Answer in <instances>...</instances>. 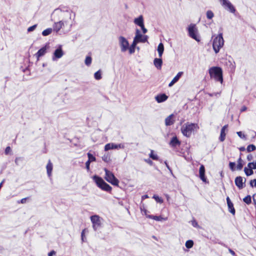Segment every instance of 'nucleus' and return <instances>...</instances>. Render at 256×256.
Returning <instances> with one entry per match:
<instances>
[{
  "mask_svg": "<svg viewBox=\"0 0 256 256\" xmlns=\"http://www.w3.org/2000/svg\"><path fill=\"white\" fill-rule=\"evenodd\" d=\"M4 180L0 183V189L2 187V184L4 182Z\"/></svg>",
  "mask_w": 256,
  "mask_h": 256,
  "instance_id": "774afa93",
  "label": "nucleus"
},
{
  "mask_svg": "<svg viewBox=\"0 0 256 256\" xmlns=\"http://www.w3.org/2000/svg\"><path fill=\"white\" fill-rule=\"evenodd\" d=\"M227 64L229 66V68L232 71H234L236 68L235 63L234 62H232L230 60H228Z\"/></svg>",
  "mask_w": 256,
  "mask_h": 256,
  "instance_id": "72a5a7b5",
  "label": "nucleus"
},
{
  "mask_svg": "<svg viewBox=\"0 0 256 256\" xmlns=\"http://www.w3.org/2000/svg\"><path fill=\"white\" fill-rule=\"evenodd\" d=\"M238 136L239 137L242 139H246V136L242 134V132H236Z\"/></svg>",
  "mask_w": 256,
  "mask_h": 256,
  "instance_id": "a18cd8bd",
  "label": "nucleus"
},
{
  "mask_svg": "<svg viewBox=\"0 0 256 256\" xmlns=\"http://www.w3.org/2000/svg\"><path fill=\"white\" fill-rule=\"evenodd\" d=\"M94 78L96 80H100L102 78V76H101V72L100 70H98L96 72L94 73Z\"/></svg>",
  "mask_w": 256,
  "mask_h": 256,
  "instance_id": "e433bc0d",
  "label": "nucleus"
},
{
  "mask_svg": "<svg viewBox=\"0 0 256 256\" xmlns=\"http://www.w3.org/2000/svg\"><path fill=\"white\" fill-rule=\"evenodd\" d=\"M56 252L54 250H52L48 253V256H52L53 254H55Z\"/></svg>",
  "mask_w": 256,
  "mask_h": 256,
  "instance_id": "052dcab7",
  "label": "nucleus"
},
{
  "mask_svg": "<svg viewBox=\"0 0 256 256\" xmlns=\"http://www.w3.org/2000/svg\"><path fill=\"white\" fill-rule=\"evenodd\" d=\"M84 230H83L82 231V234H81L82 240V241H84Z\"/></svg>",
  "mask_w": 256,
  "mask_h": 256,
  "instance_id": "69168bd1",
  "label": "nucleus"
},
{
  "mask_svg": "<svg viewBox=\"0 0 256 256\" xmlns=\"http://www.w3.org/2000/svg\"><path fill=\"white\" fill-rule=\"evenodd\" d=\"M104 170L106 173L105 179L106 180L114 186H118L119 181L114 176V174L106 168L104 169Z\"/></svg>",
  "mask_w": 256,
  "mask_h": 256,
  "instance_id": "423d86ee",
  "label": "nucleus"
},
{
  "mask_svg": "<svg viewBox=\"0 0 256 256\" xmlns=\"http://www.w3.org/2000/svg\"><path fill=\"white\" fill-rule=\"evenodd\" d=\"M138 43V42L134 40L133 42L130 46L136 48V46Z\"/></svg>",
  "mask_w": 256,
  "mask_h": 256,
  "instance_id": "09e8293b",
  "label": "nucleus"
},
{
  "mask_svg": "<svg viewBox=\"0 0 256 256\" xmlns=\"http://www.w3.org/2000/svg\"><path fill=\"white\" fill-rule=\"evenodd\" d=\"M22 160H23L22 158H20V157L16 158L15 159V160H14L16 165L19 166L20 162H22Z\"/></svg>",
  "mask_w": 256,
  "mask_h": 256,
  "instance_id": "79ce46f5",
  "label": "nucleus"
},
{
  "mask_svg": "<svg viewBox=\"0 0 256 256\" xmlns=\"http://www.w3.org/2000/svg\"><path fill=\"white\" fill-rule=\"evenodd\" d=\"M145 162H147L148 164H149L150 166H152L153 164V162L152 160H150V158L145 160Z\"/></svg>",
  "mask_w": 256,
  "mask_h": 256,
  "instance_id": "603ef678",
  "label": "nucleus"
},
{
  "mask_svg": "<svg viewBox=\"0 0 256 256\" xmlns=\"http://www.w3.org/2000/svg\"><path fill=\"white\" fill-rule=\"evenodd\" d=\"M48 48V44H46L44 46L41 48L36 53V56L37 58H38L40 57L43 56L46 52V50Z\"/></svg>",
  "mask_w": 256,
  "mask_h": 256,
  "instance_id": "4be33fe9",
  "label": "nucleus"
},
{
  "mask_svg": "<svg viewBox=\"0 0 256 256\" xmlns=\"http://www.w3.org/2000/svg\"><path fill=\"white\" fill-rule=\"evenodd\" d=\"M248 167L244 168V172L246 176H250L254 174L253 170L256 169V160L254 162H249Z\"/></svg>",
  "mask_w": 256,
  "mask_h": 256,
  "instance_id": "9d476101",
  "label": "nucleus"
},
{
  "mask_svg": "<svg viewBox=\"0 0 256 256\" xmlns=\"http://www.w3.org/2000/svg\"><path fill=\"white\" fill-rule=\"evenodd\" d=\"M256 146L254 144H251L248 146V147L246 148V150L248 152H250L256 150Z\"/></svg>",
  "mask_w": 256,
  "mask_h": 256,
  "instance_id": "f704fd0d",
  "label": "nucleus"
},
{
  "mask_svg": "<svg viewBox=\"0 0 256 256\" xmlns=\"http://www.w3.org/2000/svg\"><path fill=\"white\" fill-rule=\"evenodd\" d=\"M188 35L190 38L197 42L200 41V39L198 36V30L195 24H190L188 28Z\"/></svg>",
  "mask_w": 256,
  "mask_h": 256,
  "instance_id": "0eeeda50",
  "label": "nucleus"
},
{
  "mask_svg": "<svg viewBox=\"0 0 256 256\" xmlns=\"http://www.w3.org/2000/svg\"><path fill=\"white\" fill-rule=\"evenodd\" d=\"M154 64L158 70H160L162 64V60L161 58H155L154 60Z\"/></svg>",
  "mask_w": 256,
  "mask_h": 256,
  "instance_id": "5701e85b",
  "label": "nucleus"
},
{
  "mask_svg": "<svg viewBox=\"0 0 256 256\" xmlns=\"http://www.w3.org/2000/svg\"><path fill=\"white\" fill-rule=\"evenodd\" d=\"M243 164L242 163H238L237 166H236V170H240L242 168H243Z\"/></svg>",
  "mask_w": 256,
  "mask_h": 256,
  "instance_id": "49530a36",
  "label": "nucleus"
},
{
  "mask_svg": "<svg viewBox=\"0 0 256 256\" xmlns=\"http://www.w3.org/2000/svg\"><path fill=\"white\" fill-rule=\"evenodd\" d=\"M242 162H243V160H242L241 157H240L239 158L238 160V162L242 163Z\"/></svg>",
  "mask_w": 256,
  "mask_h": 256,
  "instance_id": "338daca9",
  "label": "nucleus"
},
{
  "mask_svg": "<svg viewBox=\"0 0 256 256\" xmlns=\"http://www.w3.org/2000/svg\"><path fill=\"white\" fill-rule=\"evenodd\" d=\"M224 45V40L222 36V34H219L213 40L212 42V48L213 50L216 52L218 54L220 49Z\"/></svg>",
  "mask_w": 256,
  "mask_h": 256,
  "instance_id": "20e7f679",
  "label": "nucleus"
},
{
  "mask_svg": "<svg viewBox=\"0 0 256 256\" xmlns=\"http://www.w3.org/2000/svg\"><path fill=\"white\" fill-rule=\"evenodd\" d=\"M206 16L208 19L211 20L214 16V14L212 10H208L206 12Z\"/></svg>",
  "mask_w": 256,
  "mask_h": 256,
  "instance_id": "473e14b6",
  "label": "nucleus"
},
{
  "mask_svg": "<svg viewBox=\"0 0 256 256\" xmlns=\"http://www.w3.org/2000/svg\"><path fill=\"white\" fill-rule=\"evenodd\" d=\"M71 13L72 12L69 10L68 8L67 7L64 6L56 8L54 10L52 14V20H58V18L57 17H62L66 14H68L70 19Z\"/></svg>",
  "mask_w": 256,
  "mask_h": 256,
  "instance_id": "f03ea898",
  "label": "nucleus"
},
{
  "mask_svg": "<svg viewBox=\"0 0 256 256\" xmlns=\"http://www.w3.org/2000/svg\"><path fill=\"white\" fill-rule=\"evenodd\" d=\"M90 218L94 230L96 231L101 226L102 218L99 216L95 214L91 216Z\"/></svg>",
  "mask_w": 256,
  "mask_h": 256,
  "instance_id": "6e6552de",
  "label": "nucleus"
},
{
  "mask_svg": "<svg viewBox=\"0 0 256 256\" xmlns=\"http://www.w3.org/2000/svg\"><path fill=\"white\" fill-rule=\"evenodd\" d=\"M157 50L159 58H161L164 51V46L162 42L158 44Z\"/></svg>",
  "mask_w": 256,
  "mask_h": 256,
  "instance_id": "cd10ccee",
  "label": "nucleus"
},
{
  "mask_svg": "<svg viewBox=\"0 0 256 256\" xmlns=\"http://www.w3.org/2000/svg\"><path fill=\"white\" fill-rule=\"evenodd\" d=\"M153 198L156 200V201L160 204H162L163 202V200L159 196L157 195H154Z\"/></svg>",
  "mask_w": 256,
  "mask_h": 256,
  "instance_id": "4c0bfd02",
  "label": "nucleus"
},
{
  "mask_svg": "<svg viewBox=\"0 0 256 256\" xmlns=\"http://www.w3.org/2000/svg\"><path fill=\"white\" fill-rule=\"evenodd\" d=\"M92 58L90 56H87L84 62L86 66H90L92 63Z\"/></svg>",
  "mask_w": 256,
  "mask_h": 256,
  "instance_id": "ea45409f",
  "label": "nucleus"
},
{
  "mask_svg": "<svg viewBox=\"0 0 256 256\" xmlns=\"http://www.w3.org/2000/svg\"><path fill=\"white\" fill-rule=\"evenodd\" d=\"M246 181V179L245 178L243 182V178L240 176L236 177L234 180L236 185L239 189H242L244 187Z\"/></svg>",
  "mask_w": 256,
  "mask_h": 256,
  "instance_id": "2eb2a0df",
  "label": "nucleus"
},
{
  "mask_svg": "<svg viewBox=\"0 0 256 256\" xmlns=\"http://www.w3.org/2000/svg\"><path fill=\"white\" fill-rule=\"evenodd\" d=\"M228 251L233 256H236L235 252L233 250H232V249L228 248Z\"/></svg>",
  "mask_w": 256,
  "mask_h": 256,
  "instance_id": "13d9d810",
  "label": "nucleus"
},
{
  "mask_svg": "<svg viewBox=\"0 0 256 256\" xmlns=\"http://www.w3.org/2000/svg\"><path fill=\"white\" fill-rule=\"evenodd\" d=\"M243 201L247 204H250L252 202V198L250 195H248L243 198Z\"/></svg>",
  "mask_w": 256,
  "mask_h": 256,
  "instance_id": "7c9ffc66",
  "label": "nucleus"
},
{
  "mask_svg": "<svg viewBox=\"0 0 256 256\" xmlns=\"http://www.w3.org/2000/svg\"><path fill=\"white\" fill-rule=\"evenodd\" d=\"M185 246L186 248H190L194 246V242L192 240H188L186 242Z\"/></svg>",
  "mask_w": 256,
  "mask_h": 256,
  "instance_id": "2f4dec72",
  "label": "nucleus"
},
{
  "mask_svg": "<svg viewBox=\"0 0 256 256\" xmlns=\"http://www.w3.org/2000/svg\"><path fill=\"white\" fill-rule=\"evenodd\" d=\"M222 2V5L224 7V8L230 12L234 14L236 10L234 6L228 0H220Z\"/></svg>",
  "mask_w": 256,
  "mask_h": 256,
  "instance_id": "9b49d317",
  "label": "nucleus"
},
{
  "mask_svg": "<svg viewBox=\"0 0 256 256\" xmlns=\"http://www.w3.org/2000/svg\"><path fill=\"white\" fill-rule=\"evenodd\" d=\"M67 22L64 20H61L58 22H56V20L54 21V24H53V30L56 33H58L60 30L64 28L65 24H66Z\"/></svg>",
  "mask_w": 256,
  "mask_h": 256,
  "instance_id": "f8f14e48",
  "label": "nucleus"
},
{
  "mask_svg": "<svg viewBox=\"0 0 256 256\" xmlns=\"http://www.w3.org/2000/svg\"><path fill=\"white\" fill-rule=\"evenodd\" d=\"M64 54V52L62 50V46H60L58 48H56L54 52V56H52V60L54 61L56 60L57 59L60 58H62Z\"/></svg>",
  "mask_w": 256,
  "mask_h": 256,
  "instance_id": "4468645a",
  "label": "nucleus"
},
{
  "mask_svg": "<svg viewBox=\"0 0 256 256\" xmlns=\"http://www.w3.org/2000/svg\"><path fill=\"white\" fill-rule=\"evenodd\" d=\"M175 83H176V82L172 79V80L168 84V86H172Z\"/></svg>",
  "mask_w": 256,
  "mask_h": 256,
  "instance_id": "4d7b16f0",
  "label": "nucleus"
},
{
  "mask_svg": "<svg viewBox=\"0 0 256 256\" xmlns=\"http://www.w3.org/2000/svg\"><path fill=\"white\" fill-rule=\"evenodd\" d=\"M199 127L196 124L186 122L181 128V131L184 136L190 137L195 130L198 129Z\"/></svg>",
  "mask_w": 256,
  "mask_h": 256,
  "instance_id": "7ed1b4c3",
  "label": "nucleus"
},
{
  "mask_svg": "<svg viewBox=\"0 0 256 256\" xmlns=\"http://www.w3.org/2000/svg\"><path fill=\"white\" fill-rule=\"evenodd\" d=\"M183 74L182 72H178L177 74L174 78L173 80L176 82L182 76Z\"/></svg>",
  "mask_w": 256,
  "mask_h": 256,
  "instance_id": "c9c22d12",
  "label": "nucleus"
},
{
  "mask_svg": "<svg viewBox=\"0 0 256 256\" xmlns=\"http://www.w3.org/2000/svg\"><path fill=\"white\" fill-rule=\"evenodd\" d=\"M239 150L241 152H244L246 150V148L244 146H242L239 148Z\"/></svg>",
  "mask_w": 256,
  "mask_h": 256,
  "instance_id": "0e129e2a",
  "label": "nucleus"
},
{
  "mask_svg": "<svg viewBox=\"0 0 256 256\" xmlns=\"http://www.w3.org/2000/svg\"><path fill=\"white\" fill-rule=\"evenodd\" d=\"M118 40L121 52H126L128 48V42L122 36H119Z\"/></svg>",
  "mask_w": 256,
  "mask_h": 256,
  "instance_id": "1a4fd4ad",
  "label": "nucleus"
},
{
  "mask_svg": "<svg viewBox=\"0 0 256 256\" xmlns=\"http://www.w3.org/2000/svg\"><path fill=\"white\" fill-rule=\"evenodd\" d=\"M36 26H37V25L36 24H34V25H33V26L29 27L28 28V32H32L33 30H34L36 29Z\"/></svg>",
  "mask_w": 256,
  "mask_h": 256,
  "instance_id": "c03bdc74",
  "label": "nucleus"
},
{
  "mask_svg": "<svg viewBox=\"0 0 256 256\" xmlns=\"http://www.w3.org/2000/svg\"><path fill=\"white\" fill-rule=\"evenodd\" d=\"M93 180H94L97 186L102 190L108 192L111 191L112 187L106 183L102 178L96 175L93 176Z\"/></svg>",
  "mask_w": 256,
  "mask_h": 256,
  "instance_id": "39448f33",
  "label": "nucleus"
},
{
  "mask_svg": "<svg viewBox=\"0 0 256 256\" xmlns=\"http://www.w3.org/2000/svg\"><path fill=\"white\" fill-rule=\"evenodd\" d=\"M199 176L200 180L204 182H208L205 176V168L203 164L200 166L199 169Z\"/></svg>",
  "mask_w": 256,
  "mask_h": 256,
  "instance_id": "f3484780",
  "label": "nucleus"
},
{
  "mask_svg": "<svg viewBox=\"0 0 256 256\" xmlns=\"http://www.w3.org/2000/svg\"><path fill=\"white\" fill-rule=\"evenodd\" d=\"M174 116V115L172 114L165 119V124L166 126L172 125L174 123V120H173Z\"/></svg>",
  "mask_w": 256,
  "mask_h": 256,
  "instance_id": "a878e982",
  "label": "nucleus"
},
{
  "mask_svg": "<svg viewBox=\"0 0 256 256\" xmlns=\"http://www.w3.org/2000/svg\"><path fill=\"white\" fill-rule=\"evenodd\" d=\"M91 162H90V161L88 160L86 162V168L87 170L88 171L90 170V164Z\"/></svg>",
  "mask_w": 256,
  "mask_h": 256,
  "instance_id": "8fccbe9b",
  "label": "nucleus"
},
{
  "mask_svg": "<svg viewBox=\"0 0 256 256\" xmlns=\"http://www.w3.org/2000/svg\"><path fill=\"white\" fill-rule=\"evenodd\" d=\"M134 23L141 28L142 33L144 34V24L142 15L140 16L138 18H136L134 21Z\"/></svg>",
  "mask_w": 256,
  "mask_h": 256,
  "instance_id": "dca6fc26",
  "label": "nucleus"
},
{
  "mask_svg": "<svg viewBox=\"0 0 256 256\" xmlns=\"http://www.w3.org/2000/svg\"><path fill=\"white\" fill-rule=\"evenodd\" d=\"M145 216L146 218L154 219L156 221H162V220H166L167 219V218H164L162 217L161 216H153V215H149L146 214V210H145Z\"/></svg>",
  "mask_w": 256,
  "mask_h": 256,
  "instance_id": "b1692460",
  "label": "nucleus"
},
{
  "mask_svg": "<svg viewBox=\"0 0 256 256\" xmlns=\"http://www.w3.org/2000/svg\"><path fill=\"white\" fill-rule=\"evenodd\" d=\"M246 108H246V106H242V108H241L240 111H241L242 112H244V111L246 110Z\"/></svg>",
  "mask_w": 256,
  "mask_h": 256,
  "instance_id": "e2e57ef3",
  "label": "nucleus"
},
{
  "mask_svg": "<svg viewBox=\"0 0 256 256\" xmlns=\"http://www.w3.org/2000/svg\"><path fill=\"white\" fill-rule=\"evenodd\" d=\"M253 201L254 204H256V193L253 195Z\"/></svg>",
  "mask_w": 256,
  "mask_h": 256,
  "instance_id": "bf43d9fd",
  "label": "nucleus"
},
{
  "mask_svg": "<svg viewBox=\"0 0 256 256\" xmlns=\"http://www.w3.org/2000/svg\"><path fill=\"white\" fill-rule=\"evenodd\" d=\"M226 200L229 212H230L232 215H234L236 210L234 206L233 203L232 202L228 196L226 198Z\"/></svg>",
  "mask_w": 256,
  "mask_h": 256,
  "instance_id": "6ab92c4d",
  "label": "nucleus"
},
{
  "mask_svg": "<svg viewBox=\"0 0 256 256\" xmlns=\"http://www.w3.org/2000/svg\"><path fill=\"white\" fill-rule=\"evenodd\" d=\"M52 28H48L42 31V34L44 36H47L50 34L52 32Z\"/></svg>",
  "mask_w": 256,
  "mask_h": 256,
  "instance_id": "c756f323",
  "label": "nucleus"
},
{
  "mask_svg": "<svg viewBox=\"0 0 256 256\" xmlns=\"http://www.w3.org/2000/svg\"><path fill=\"white\" fill-rule=\"evenodd\" d=\"M250 184L252 188H256V179L251 180L250 182Z\"/></svg>",
  "mask_w": 256,
  "mask_h": 256,
  "instance_id": "37998d69",
  "label": "nucleus"
},
{
  "mask_svg": "<svg viewBox=\"0 0 256 256\" xmlns=\"http://www.w3.org/2000/svg\"><path fill=\"white\" fill-rule=\"evenodd\" d=\"M169 144L171 147L175 148L176 146H179L180 144V142L178 140V138L174 136L172 138L169 142Z\"/></svg>",
  "mask_w": 256,
  "mask_h": 256,
  "instance_id": "aec40b11",
  "label": "nucleus"
},
{
  "mask_svg": "<svg viewBox=\"0 0 256 256\" xmlns=\"http://www.w3.org/2000/svg\"><path fill=\"white\" fill-rule=\"evenodd\" d=\"M134 40L138 42V43L144 42V36H143L141 31L138 29L136 30V36Z\"/></svg>",
  "mask_w": 256,
  "mask_h": 256,
  "instance_id": "a211bd4d",
  "label": "nucleus"
},
{
  "mask_svg": "<svg viewBox=\"0 0 256 256\" xmlns=\"http://www.w3.org/2000/svg\"><path fill=\"white\" fill-rule=\"evenodd\" d=\"M192 224L194 227L196 228L198 226V222L195 220L192 221Z\"/></svg>",
  "mask_w": 256,
  "mask_h": 256,
  "instance_id": "3c124183",
  "label": "nucleus"
},
{
  "mask_svg": "<svg viewBox=\"0 0 256 256\" xmlns=\"http://www.w3.org/2000/svg\"><path fill=\"white\" fill-rule=\"evenodd\" d=\"M229 167H230V168L231 170L232 171H234L236 170V163L234 162H229Z\"/></svg>",
  "mask_w": 256,
  "mask_h": 256,
  "instance_id": "a19ab883",
  "label": "nucleus"
},
{
  "mask_svg": "<svg viewBox=\"0 0 256 256\" xmlns=\"http://www.w3.org/2000/svg\"><path fill=\"white\" fill-rule=\"evenodd\" d=\"M128 50L130 54H132L135 52V48H134L130 47V46H128Z\"/></svg>",
  "mask_w": 256,
  "mask_h": 256,
  "instance_id": "de8ad7c7",
  "label": "nucleus"
},
{
  "mask_svg": "<svg viewBox=\"0 0 256 256\" xmlns=\"http://www.w3.org/2000/svg\"><path fill=\"white\" fill-rule=\"evenodd\" d=\"M164 164L166 165V167L168 168V169L172 172V170L170 168V167L169 165L168 164V162L166 161H165L164 162Z\"/></svg>",
  "mask_w": 256,
  "mask_h": 256,
  "instance_id": "6e6d98bb",
  "label": "nucleus"
},
{
  "mask_svg": "<svg viewBox=\"0 0 256 256\" xmlns=\"http://www.w3.org/2000/svg\"><path fill=\"white\" fill-rule=\"evenodd\" d=\"M246 158L248 160L251 161L253 159V156L251 154H248Z\"/></svg>",
  "mask_w": 256,
  "mask_h": 256,
  "instance_id": "864d4df0",
  "label": "nucleus"
},
{
  "mask_svg": "<svg viewBox=\"0 0 256 256\" xmlns=\"http://www.w3.org/2000/svg\"><path fill=\"white\" fill-rule=\"evenodd\" d=\"M208 72L211 78H214L216 81L219 82L222 84L223 82V76L222 70L221 68L213 66L209 69Z\"/></svg>",
  "mask_w": 256,
  "mask_h": 256,
  "instance_id": "f257e3e1",
  "label": "nucleus"
},
{
  "mask_svg": "<svg viewBox=\"0 0 256 256\" xmlns=\"http://www.w3.org/2000/svg\"><path fill=\"white\" fill-rule=\"evenodd\" d=\"M11 149H10V146H7L5 150V154H8L9 152L10 151Z\"/></svg>",
  "mask_w": 256,
  "mask_h": 256,
  "instance_id": "5fc2aeb1",
  "label": "nucleus"
},
{
  "mask_svg": "<svg viewBox=\"0 0 256 256\" xmlns=\"http://www.w3.org/2000/svg\"><path fill=\"white\" fill-rule=\"evenodd\" d=\"M26 199H27V198H22V199L20 200V202H21L22 204H24V203H26Z\"/></svg>",
  "mask_w": 256,
  "mask_h": 256,
  "instance_id": "680f3d73",
  "label": "nucleus"
},
{
  "mask_svg": "<svg viewBox=\"0 0 256 256\" xmlns=\"http://www.w3.org/2000/svg\"><path fill=\"white\" fill-rule=\"evenodd\" d=\"M124 146L122 144H116L114 143H108L105 145L104 150L106 151L112 149L124 148Z\"/></svg>",
  "mask_w": 256,
  "mask_h": 256,
  "instance_id": "ddd939ff",
  "label": "nucleus"
},
{
  "mask_svg": "<svg viewBox=\"0 0 256 256\" xmlns=\"http://www.w3.org/2000/svg\"><path fill=\"white\" fill-rule=\"evenodd\" d=\"M47 174L48 177H50L52 175V170L53 166L50 160H49L46 166Z\"/></svg>",
  "mask_w": 256,
  "mask_h": 256,
  "instance_id": "bb28decb",
  "label": "nucleus"
},
{
  "mask_svg": "<svg viewBox=\"0 0 256 256\" xmlns=\"http://www.w3.org/2000/svg\"><path fill=\"white\" fill-rule=\"evenodd\" d=\"M228 126V124L224 125L221 129L220 136L219 138V140L220 142H224L225 140L226 135L225 131L226 130Z\"/></svg>",
  "mask_w": 256,
  "mask_h": 256,
  "instance_id": "393cba45",
  "label": "nucleus"
},
{
  "mask_svg": "<svg viewBox=\"0 0 256 256\" xmlns=\"http://www.w3.org/2000/svg\"><path fill=\"white\" fill-rule=\"evenodd\" d=\"M149 156L153 160H159L158 156L155 153L154 150H150V153L149 154ZM160 162H162V160H160Z\"/></svg>",
  "mask_w": 256,
  "mask_h": 256,
  "instance_id": "c85d7f7f",
  "label": "nucleus"
},
{
  "mask_svg": "<svg viewBox=\"0 0 256 256\" xmlns=\"http://www.w3.org/2000/svg\"><path fill=\"white\" fill-rule=\"evenodd\" d=\"M155 98L158 103H160L166 101L168 98V96L165 94H160L157 95Z\"/></svg>",
  "mask_w": 256,
  "mask_h": 256,
  "instance_id": "412c9836",
  "label": "nucleus"
},
{
  "mask_svg": "<svg viewBox=\"0 0 256 256\" xmlns=\"http://www.w3.org/2000/svg\"><path fill=\"white\" fill-rule=\"evenodd\" d=\"M88 160L90 162H94L96 160V158L90 152L88 153Z\"/></svg>",
  "mask_w": 256,
  "mask_h": 256,
  "instance_id": "58836bf2",
  "label": "nucleus"
}]
</instances>
